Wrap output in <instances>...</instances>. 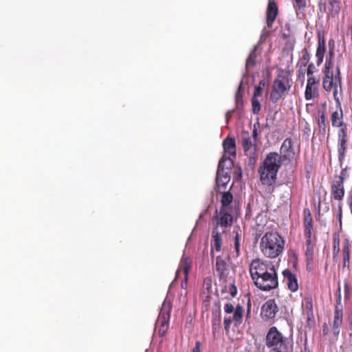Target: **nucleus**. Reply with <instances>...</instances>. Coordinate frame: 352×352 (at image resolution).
<instances>
[{
    "instance_id": "obj_17",
    "label": "nucleus",
    "mask_w": 352,
    "mask_h": 352,
    "mask_svg": "<svg viewBox=\"0 0 352 352\" xmlns=\"http://www.w3.org/2000/svg\"><path fill=\"white\" fill-rule=\"evenodd\" d=\"M242 146L246 155L253 156L256 150V142L250 136L248 132L242 134Z\"/></svg>"
},
{
    "instance_id": "obj_50",
    "label": "nucleus",
    "mask_w": 352,
    "mask_h": 352,
    "mask_svg": "<svg viewBox=\"0 0 352 352\" xmlns=\"http://www.w3.org/2000/svg\"><path fill=\"white\" fill-rule=\"evenodd\" d=\"M328 47H329V50H331V49L332 50H334V47H335V41L333 38H331L329 41V43H328Z\"/></svg>"
},
{
    "instance_id": "obj_21",
    "label": "nucleus",
    "mask_w": 352,
    "mask_h": 352,
    "mask_svg": "<svg viewBox=\"0 0 352 352\" xmlns=\"http://www.w3.org/2000/svg\"><path fill=\"white\" fill-rule=\"evenodd\" d=\"M217 226L227 228L232 224V214L224 208H220L219 214L216 215Z\"/></svg>"
},
{
    "instance_id": "obj_7",
    "label": "nucleus",
    "mask_w": 352,
    "mask_h": 352,
    "mask_svg": "<svg viewBox=\"0 0 352 352\" xmlns=\"http://www.w3.org/2000/svg\"><path fill=\"white\" fill-rule=\"evenodd\" d=\"M278 311L275 299H269L261 306V317L266 322L274 321Z\"/></svg>"
},
{
    "instance_id": "obj_14",
    "label": "nucleus",
    "mask_w": 352,
    "mask_h": 352,
    "mask_svg": "<svg viewBox=\"0 0 352 352\" xmlns=\"http://www.w3.org/2000/svg\"><path fill=\"white\" fill-rule=\"evenodd\" d=\"M337 102L338 103L340 111H335L332 112V113L331 115V118H330L331 125L333 127L339 128L338 131H343L344 130H345L346 131H347V125L344 122V118H343L344 114H343V111H342V107L340 105L339 100Z\"/></svg>"
},
{
    "instance_id": "obj_54",
    "label": "nucleus",
    "mask_w": 352,
    "mask_h": 352,
    "mask_svg": "<svg viewBox=\"0 0 352 352\" xmlns=\"http://www.w3.org/2000/svg\"><path fill=\"white\" fill-rule=\"evenodd\" d=\"M349 282L347 280H344V290H345V292H348L349 290Z\"/></svg>"
},
{
    "instance_id": "obj_55",
    "label": "nucleus",
    "mask_w": 352,
    "mask_h": 352,
    "mask_svg": "<svg viewBox=\"0 0 352 352\" xmlns=\"http://www.w3.org/2000/svg\"><path fill=\"white\" fill-rule=\"evenodd\" d=\"M230 113L231 111H227L226 114V118L227 120V122L229 120V119L230 118Z\"/></svg>"
},
{
    "instance_id": "obj_6",
    "label": "nucleus",
    "mask_w": 352,
    "mask_h": 352,
    "mask_svg": "<svg viewBox=\"0 0 352 352\" xmlns=\"http://www.w3.org/2000/svg\"><path fill=\"white\" fill-rule=\"evenodd\" d=\"M258 173L262 185L266 186L270 192H273L278 173L261 163L258 168Z\"/></svg>"
},
{
    "instance_id": "obj_36",
    "label": "nucleus",
    "mask_w": 352,
    "mask_h": 352,
    "mask_svg": "<svg viewBox=\"0 0 352 352\" xmlns=\"http://www.w3.org/2000/svg\"><path fill=\"white\" fill-rule=\"evenodd\" d=\"M251 102H252V113L254 114H258L260 111H261V105L260 104V102L258 101V100L257 98H255V97H252V99H251Z\"/></svg>"
},
{
    "instance_id": "obj_53",
    "label": "nucleus",
    "mask_w": 352,
    "mask_h": 352,
    "mask_svg": "<svg viewBox=\"0 0 352 352\" xmlns=\"http://www.w3.org/2000/svg\"><path fill=\"white\" fill-rule=\"evenodd\" d=\"M257 135H258V133H257V131H256V129H254V130H253V132H252V136H253V137L252 138V140H254L256 141V138H257Z\"/></svg>"
},
{
    "instance_id": "obj_35",
    "label": "nucleus",
    "mask_w": 352,
    "mask_h": 352,
    "mask_svg": "<svg viewBox=\"0 0 352 352\" xmlns=\"http://www.w3.org/2000/svg\"><path fill=\"white\" fill-rule=\"evenodd\" d=\"M302 54L301 66L306 67L308 64H309V63L311 58V55L307 48L302 50Z\"/></svg>"
},
{
    "instance_id": "obj_30",
    "label": "nucleus",
    "mask_w": 352,
    "mask_h": 352,
    "mask_svg": "<svg viewBox=\"0 0 352 352\" xmlns=\"http://www.w3.org/2000/svg\"><path fill=\"white\" fill-rule=\"evenodd\" d=\"M329 4V13L332 16H338L340 10V0H328Z\"/></svg>"
},
{
    "instance_id": "obj_27",
    "label": "nucleus",
    "mask_w": 352,
    "mask_h": 352,
    "mask_svg": "<svg viewBox=\"0 0 352 352\" xmlns=\"http://www.w3.org/2000/svg\"><path fill=\"white\" fill-rule=\"evenodd\" d=\"M223 146L225 152L230 155H236V142L234 138L227 137L223 142Z\"/></svg>"
},
{
    "instance_id": "obj_41",
    "label": "nucleus",
    "mask_w": 352,
    "mask_h": 352,
    "mask_svg": "<svg viewBox=\"0 0 352 352\" xmlns=\"http://www.w3.org/2000/svg\"><path fill=\"white\" fill-rule=\"evenodd\" d=\"M317 72V69L314 63H311L307 65V75L308 78H314L313 74Z\"/></svg>"
},
{
    "instance_id": "obj_22",
    "label": "nucleus",
    "mask_w": 352,
    "mask_h": 352,
    "mask_svg": "<svg viewBox=\"0 0 352 352\" xmlns=\"http://www.w3.org/2000/svg\"><path fill=\"white\" fill-rule=\"evenodd\" d=\"M191 265L190 262H189L188 258L187 257H182L179 268L177 271V277L178 276V274L183 272L184 275V280H182L181 283V286L182 288L185 289L187 286V282H188V276L189 273V270L190 269Z\"/></svg>"
},
{
    "instance_id": "obj_11",
    "label": "nucleus",
    "mask_w": 352,
    "mask_h": 352,
    "mask_svg": "<svg viewBox=\"0 0 352 352\" xmlns=\"http://www.w3.org/2000/svg\"><path fill=\"white\" fill-rule=\"evenodd\" d=\"M320 80L316 78H307L305 91L306 100H311L319 96Z\"/></svg>"
},
{
    "instance_id": "obj_12",
    "label": "nucleus",
    "mask_w": 352,
    "mask_h": 352,
    "mask_svg": "<svg viewBox=\"0 0 352 352\" xmlns=\"http://www.w3.org/2000/svg\"><path fill=\"white\" fill-rule=\"evenodd\" d=\"M318 44L316 52V57L317 58L316 63L319 66L323 62L324 54L327 50L326 47V38L325 32L323 30H318L317 32Z\"/></svg>"
},
{
    "instance_id": "obj_37",
    "label": "nucleus",
    "mask_w": 352,
    "mask_h": 352,
    "mask_svg": "<svg viewBox=\"0 0 352 352\" xmlns=\"http://www.w3.org/2000/svg\"><path fill=\"white\" fill-rule=\"evenodd\" d=\"M234 250L236 252V256L238 257L240 256V246H241V237L240 234L238 232H236V235L234 236Z\"/></svg>"
},
{
    "instance_id": "obj_9",
    "label": "nucleus",
    "mask_w": 352,
    "mask_h": 352,
    "mask_svg": "<svg viewBox=\"0 0 352 352\" xmlns=\"http://www.w3.org/2000/svg\"><path fill=\"white\" fill-rule=\"evenodd\" d=\"M348 140V131H346L345 130L343 131H338L337 150L338 154V161L340 164H342L346 157Z\"/></svg>"
},
{
    "instance_id": "obj_39",
    "label": "nucleus",
    "mask_w": 352,
    "mask_h": 352,
    "mask_svg": "<svg viewBox=\"0 0 352 352\" xmlns=\"http://www.w3.org/2000/svg\"><path fill=\"white\" fill-rule=\"evenodd\" d=\"M305 227V236L306 239H312L313 223L304 224Z\"/></svg>"
},
{
    "instance_id": "obj_46",
    "label": "nucleus",
    "mask_w": 352,
    "mask_h": 352,
    "mask_svg": "<svg viewBox=\"0 0 352 352\" xmlns=\"http://www.w3.org/2000/svg\"><path fill=\"white\" fill-rule=\"evenodd\" d=\"M262 93V88L261 87V86H257L255 89H254V94H253V96L252 97H255V98H257V97L258 96H260Z\"/></svg>"
},
{
    "instance_id": "obj_33",
    "label": "nucleus",
    "mask_w": 352,
    "mask_h": 352,
    "mask_svg": "<svg viewBox=\"0 0 352 352\" xmlns=\"http://www.w3.org/2000/svg\"><path fill=\"white\" fill-rule=\"evenodd\" d=\"M335 56L334 50H329L328 55L326 57L325 63L323 69H333L334 63L333 58Z\"/></svg>"
},
{
    "instance_id": "obj_1",
    "label": "nucleus",
    "mask_w": 352,
    "mask_h": 352,
    "mask_svg": "<svg viewBox=\"0 0 352 352\" xmlns=\"http://www.w3.org/2000/svg\"><path fill=\"white\" fill-rule=\"evenodd\" d=\"M249 270L254 285L261 290L266 292L278 287V275L272 262L254 259L250 264Z\"/></svg>"
},
{
    "instance_id": "obj_26",
    "label": "nucleus",
    "mask_w": 352,
    "mask_h": 352,
    "mask_svg": "<svg viewBox=\"0 0 352 352\" xmlns=\"http://www.w3.org/2000/svg\"><path fill=\"white\" fill-rule=\"evenodd\" d=\"M222 237L221 234L217 230L215 227L212 231L211 247L212 250L217 252L221 251V249Z\"/></svg>"
},
{
    "instance_id": "obj_13",
    "label": "nucleus",
    "mask_w": 352,
    "mask_h": 352,
    "mask_svg": "<svg viewBox=\"0 0 352 352\" xmlns=\"http://www.w3.org/2000/svg\"><path fill=\"white\" fill-rule=\"evenodd\" d=\"M283 162L279 153L277 152H270L267 154L262 164L278 173L283 164Z\"/></svg>"
},
{
    "instance_id": "obj_45",
    "label": "nucleus",
    "mask_w": 352,
    "mask_h": 352,
    "mask_svg": "<svg viewBox=\"0 0 352 352\" xmlns=\"http://www.w3.org/2000/svg\"><path fill=\"white\" fill-rule=\"evenodd\" d=\"M240 88H241V87H239V89L235 94V100H236V105H239V104L240 102H242L243 96L240 91Z\"/></svg>"
},
{
    "instance_id": "obj_8",
    "label": "nucleus",
    "mask_w": 352,
    "mask_h": 352,
    "mask_svg": "<svg viewBox=\"0 0 352 352\" xmlns=\"http://www.w3.org/2000/svg\"><path fill=\"white\" fill-rule=\"evenodd\" d=\"M224 162L225 160L221 158L219 162L217 171L216 186L218 191H220L221 188H223L225 190L227 184L230 180L229 173L224 169Z\"/></svg>"
},
{
    "instance_id": "obj_56",
    "label": "nucleus",
    "mask_w": 352,
    "mask_h": 352,
    "mask_svg": "<svg viewBox=\"0 0 352 352\" xmlns=\"http://www.w3.org/2000/svg\"><path fill=\"white\" fill-rule=\"evenodd\" d=\"M338 210H339V217L340 219L342 217V206H341V204H339Z\"/></svg>"
},
{
    "instance_id": "obj_31",
    "label": "nucleus",
    "mask_w": 352,
    "mask_h": 352,
    "mask_svg": "<svg viewBox=\"0 0 352 352\" xmlns=\"http://www.w3.org/2000/svg\"><path fill=\"white\" fill-rule=\"evenodd\" d=\"M169 315L161 313L159 316L158 322L160 323V333L163 336L168 328Z\"/></svg>"
},
{
    "instance_id": "obj_15",
    "label": "nucleus",
    "mask_w": 352,
    "mask_h": 352,
    "mask_svg": "<svg viewBox=\"0 0 352 352\" xmlns=\"http://www.w3.org/2000/svg\"><path fill=\"white\" fill-rule=\"evenodd\" d=\"M331 193L334 199L338 201L343 199L345 191L342 177H334L331 185Z\"/></svg>"
},
{
    "instance_id": "obj_4",
    "label": "nucleus",
    "mask_w": 352,
    "mask_h": 352,
    "mask_svg": "<svg viewBox=\"0 0 352 352\" xmlns=\"http://www.w3.org/2000/svg\"><path fill=\"white\" fill-rule=\"evenodd\" d=\"M292 87V78L290 74L280 70L277 74L273 81L272 91L270 95V100L276 103L288 94Z\"/></svg>"
},
{
    "instance_id": "obj_25",
    "label": "nucleus",
    "mask_w": 352,
    "mask_h": 352,
    "mask_svg": "<svg viewBox=\"0 0 352 352\" xmlns=\"http://www.w3.org/2000/svg\"><path fill=\"white\" fill-rule=\"evenodd\" d=\"M215 269L220 278H226L228 274V268L225 260L221 256L216 258Z\"/></svg>"
},
{
    "instance_id": "obj_3",
    "label": "nucleus",
    "mask_w": 352,
    "mask_h": 352,
    "mask_svg": "<svg viewBox=\"0 0 352 352\" xmlns=\"http://www.w3.org/2000/svg\"><path fill=\"white\" fill-rule=\"evenodd\" d=\"M265 346L274 352H293V341L280 332L276 327L268 330L265 337Z\"/></svg>"
},
{
    "instance_id": "obj_43",
    "label": "nucleus",
    "mask_w": 352,
    "mask_h": 352,
    "mask_svg": "<svg viewBox=\"0 0 352 352\" xmlns=\"http://www.w3.org/2000/svg\"><path fill=\"white\" fill-rule=\"evenodd\" d=\"M232 320L230 316L224 318L223 325H224V329L226 332H228L230 330Z\"/></svg>"
},
{
    "instance_id": "obj_29",
    "label": "nucleus",
    "mask_w": 352,
    "mask_h": 352,
    "mask_svg": "<svg viewBox=\"0 0 352 352\" xmlns=\"http://www.w3.org/2000/svg\"><path fill=\"white\" fill-rule=\"evenodd\" d=\"M221 310L220 309H218L216 311L212 312V328L214 333L219 330L221 327Z\"/></svg>"
},
{
    "instance_id": "obj_23",
    "label": "nucleus",
    "mask_w": 352,
    "mask_h": 352,
    "mask_svg": "<svg viewBox=\"0 0 352 352\" xmlns=\"http://www.w3.org/2000/svg\"><path fill=\"white\" fill-rule=\"evenodd\" d=\"M314 300L313 297L309 295L305 297L302 302L303 311L307 316V321H313L314 319Z\"/></svg>"
},
{
    "instance_id": "obj_24",
    "label": "nucleus",
    "mask_w": 352,
    "mask_h": 352,
    "mask_svg": "<svg viewBox=\"0 0 352 352\" xmlns=\"http://www.w3.org/2000/svg\"><path fill=\"white\" fill-rule=\"evenodd\" d=\"M317 124L318 126L319 132L324 135L327 132H329V126H328V122L325 112L324 111H318V118L317 120ZM329 137V133H328L327 138Z\"/></svg>"
},
{
    "instance_id": "obj_2",
    "label": "nucleus",
    "mask_w": 352,
    "mask_h": 352,
    "mask_svg": "<svg viewBox=\"0 0 352 352\" xmlns=\"http://www.w3.org/2000/svg\"><path fill=\"white\" fill-rule=\"evenodd\" d=\"M285 240L277 232L265 233L260 242V250L263 254L270 258L280 256L285 248Z\"/></svg>"
},
{
    "instance_id": "obj_52",
    "label": "nucleus",
    "mask_w": 352,
    "mask_h": 352,
    "mask_svg": "<svg viewBox=\"0 0 352 352\" xmlns=\"http://www.w3.org/2000/svg\"><path fill=\"white\" fill-rule=\"evenodd\" d=\"M349 263H350L349 261H343V263H342L343 267H347L348 269H349Z\"/></svg>"
},
{
    "instance_id": "obj_28",
    "label": "nucleus",
    "mask_w": 352,
    "mask_h": 352,
    "mask_svg": "<svg viewBox=\"0 0 352 352\" xmlns=\"http://www.w3.org/2000/svg\"><path fill=\"white\" fill-rule=\"evenodd\" d=\"M314 245L312 239H306L305 256L307 264H310L314 259Z\"/></svg>"
},
{
    "instance_id": "obj_48",
    "label": "nucleus",
    "mask_w": 352,
    "mask_h": 352,
    "mask_svg": "<svg viewBox=\"0 0 352 352\" xmlns=\"http://www.w3.org/2000/svg\"><path fill=\"white\" fill-rule=\"evenodd\" d=\"M346 175V168H343L340 175H336L335 177H342V182H344V179Z\"/></svg>"
},
{
    "instance_id": "obj_57",
    "label": "nucleus",
    "mask_w": 352,
    "mask_h": 352,
    "mask_svg": "<svg viewBox=\"0 0 352 352\" xmlns=\"http://www.w3.org/2000/svg\"><path fill=\"white\" fill-rule=\"evenodd\" d=\"M259 84H260V85H261V84L264 85V83L263 82V81H260V83H259Z\"/></svg>"
},
{
    "instance_id": "obj_16",
    "label": "nucleus",
    "mask_w": 352,
    "mask_h": 352,
    "mask_svg": "<svg viewBox=\"0 0 352 352\" xmlns=\"http://www.w3.org/2000/svg\"><path fill=\"white\" fill-rule=\"evenodd\" d=\"M343 318V308L340 302H338L335 305L333 322V333L335 336H338L340 331V327L342 324Z\"/></svg>"
},
{
    "instance_id": "obj_38",
    "label": "nucleus",
    "mask_w": 352,
    "mask_h": 352,
    "mask_svg": "<svg viewBox=\"0 0 352 352\" xmlns=\"http://www.w3.org/2000/svg\"><path fill=\"white\" fill-rule=\"evenodd\" d=\"M343 261H350V248L348 241H346L343 245Z\"/></svg>"
},
{
    "instance_id": "obj_10",
    "label": "nucleus",
    "mask_w": 352,
    "mask_h": 352,
    "mask_svg": "<svg viewBox=\"0 0 352 352\" xmlns=\"http://www.w3.org/2000/svg\"><path fill=\"white\" fill-rule=\"evenodd\" d=\"M280 157L283 161L292 162L295 158V151L294 141L292 138H286L282 143L280 148Z\"/></svg>"
},
{
    "instance_id": "obj_47",
    "label": "nucleus",
    "mask_w": 352,
    "mask_h": 352,
    "mask_svg": "<svg viewBox=\"0 0 352 352\" xmlns=\"http://www.w3.org/2000/svg\"><path fill=\"white\" fill-rule=\"evenodd\" d=\"M204 285L206 286L207 289H210L212 286L211 278H206L204 280Z\"/></svg>"
},
{
    "instance_id": "obj_5",
    "label": "nucleus",
    "mask_w": 352,
    "mask_h": 352,
    "mask_svg": "<svg viewBox=\"0 0 352 352\" xmlns=\"http://www.w3.org/2000/svg\"><path fill=\"white\" fill-rule=\"evenodd\" d=\"M322 87L323 89L330 92L333 90V98L335 100L338 101V87H341L342 77L340 74V65L336 66V72L334 74L333 69H322Z\"/></svg>"
},
{
    "instance_id": "obj_34",
    "label": "nucleus",
    "mask_w": 352,
    "mask_h": 352,
    "mask_svg": "<svg viewBox=\"0 0 352 352\" xmlns=\"http://www.w3.org/2000/svg\"><path fill=\"white\" fill-rule=\"evenodd\" d=\"M257 47L254 46V48L250 52L249 56L246 60V67H254L256 65V52Z\"/></svg>"
},
{
    "instance_id": "obj_42",
    "label": "nucleus",
    "mask_w": 352,
    "mask_h": 352,
    "mask_svg": "<svg viewBox=\"0 0 352 352\" xmlns=\"http://www.w3.org/2000/svg\"><path fill=\"white\" fill-rule=\"evenodd\" d=\"M294 8L297 10H303L306 7V0H294Z\"/></svg>"
},
{
    "instance_id": "obj_19",
    "label": "nucleus",
    "mask_w": 352,
    "mask_h": 352,
    "mask_svg": "<svg viewBox=\"0 0 352 352\" xmlns=\"http://www.w3.org/2000/svg\"><path fill=\"white\" fill-rule=\"evenodd\" d=\"M283 276L287 288L292 292H296L298 289V283L296 276L288 269L283 270Z\"/></svg>"
},
{
    "instance_id": "obj_20",
    "label": "nucleus",
    "mask_w": 352,
    "mask_h": 352,
    "mask_svg": "<svg viewBox=\"0 0 352 352\" xmlns=\"http://www.w3.org/2000/svg\"><path fill=\"white\" fill-rule=\"evenodd\" d=\"M278 13V9L274 0H269L266 11L267 25L272 28Z\"/></svg>"
},
{
    "instance_id": "obj_18",
    "label": "nucleus",
    "mask_w": 352,
    "mask_h": 352,
    "mask_svg": "<svg viewBox=\"0 0 352 352\" xmlns=\"http://www.w3.org/2000/svg\"><path fill=\"white\" fill-rule=\"evenodd\" d=\"M224 311L227 314H231L234 312L232 319L235 322V324L239 325L241 324L244 311L243 307L242 306L238 305L234 309L232 304L226 303L224 306Z\"/></svg>"
},
{
    "instance_id": "obj_49",
    "label": "nucleus",
    "mask_w": 352,
    "mask_h": 352,
    "mask_svg": "<svg viewBox=\"0 0 352 352\" xmlns=\"http://www.w3.org/2000/svg\"><path fill=\"white\" fill-rule=\"evenodd\" d=\"M192 352H200V342L197 341L195 342V346L192 349Z\"/></svg>"
},
{
    "instance_id": "obj_44",
    "label": "nucleus",
    "mask_w": 352,
    "mask_h": 352,
    "mask_svg": "<svg viewBox=\"0 0 352 352\" xmlns=\"http://www.w3.org/2000/svg\"><path fill=\"white\" fill-rule=\"evenodd\" d=\"M229 292L230 294L231 297H234L236 295L237 289L236 286L234 284H230L228 286Z\"/></svg>"
},
{
    "instance_id": "obj_40",
    "label": "nucleus",
    "mask_w": 352,
    "mask_h": 352,
    "mask_svg": "<svg viewBox=\"0 0 352 352\" xmlns=\"http://www.w3.org/2000/svg\"><path fill=\"white\" fill-rule=\"evenodd\" d=\"M303 214H304L303 224H308L310 223H313L312 216H311L310 210L308 208L304 209Z\"/></svg>"
},
{
    "instance_id": "obj_32",
    "label": "nucleus",
    "mask_w": 352,
    "mask_h": 352,
    "mask_svg": "<svg viewBox=\"0 0 352 352\" xmlns=\"http://www.w3.org/2000/svg\"><path fill=\"white\" fill-rule=\"evenodd\" d=\"M233 201V196L231 192L229 191L223 192L221 198V208H224L225 210L228 209V207Z\"/></svg>"
},
{
    "instance_id": "obj_51",
    "label": "nucleus",
    "mask_w": 352,
    "mask_h": 352,
    "mask_svg": "<svg viewBox=\"0 0 352 352\" xmlns=\"http://www.w3.org/2000/svg\"><path fill=\"white\" fill-rule=\"evenodd\" d=\"M322 332L324 335H327L329 333V327L326 323L322 326Z\"/></svg>"
}]
</instances>
